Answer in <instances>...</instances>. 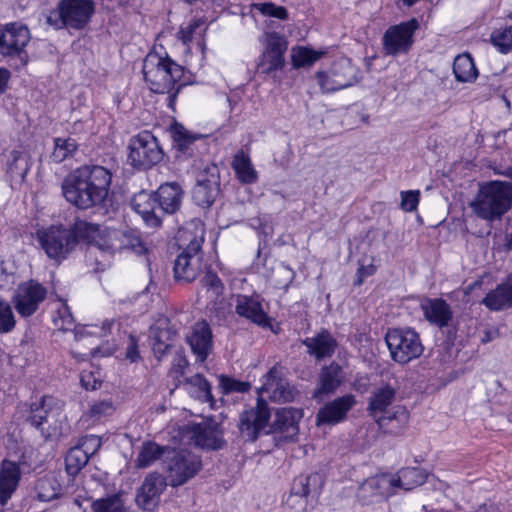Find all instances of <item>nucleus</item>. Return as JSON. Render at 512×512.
I'll return each mask as SVG.
<instances>
[{"label":"nucleus","mask_w":512,"mask_h":512,"mask_svg":"<svg viewBox=\"0 0 512 512\" xmlns=\"http://www.w3.org/2000/svg\"><path fill=\"white\" fill-rule=\"evenodd\" d=\"M231 166L241 183L253 184L258 180L257 171L254 169L250 157L243 151L237 152Z\"/></svg>","instance_id":"obj_38"},{"label":"nucleus","mask_w":512,"mask_h":512,"mask_svg":"<svg viewBox=\"0 0 512 512\" xmlns=\"http://www.w3.org/2000/svg\"><path fill=\"white\" fill-rule=\"evenodd\" d=\"M94 11L92 0H61L57 8L47 14L46 23L56 30H80L89 23Z\"/></svg>","instance_id":"obj_6"},{"label":"nucleus","mask_w":512,"mask_h":512,"mask_svg":"<svg viewBox=\"0 0 512 512\" xmlns=\"http://www.w3.org/2000/svg\"><path fill=\"white\" fill-rule=\"evenodd\" d=\"M176 332L165 322L151 328L152 348L155 354L163 355L172 346Z\"/></svg>","instance_id":"obj_37"},{"label":"nucleus","mask_w":512,"mask_h":512,"mask_svg":"<svg viewBox=\"0 0 512 512\" xmlns=\"http://www.w3.org/2000/svg\"><path fill=\"white\" fill-rule=\"evenodd\" d=\"M303 417L302 410L286 407L276 411L273 423L267 434L279 435V440L291 441L298 435L299 421Z\"/></svg>","instance_id":"obj_18"},{"label":"nucleus","mask_w":512,"mask_h":512,"mask_svg":"<svg viewBox=\"0 0 512 512\" xmlns=\"http://www.w3.org/2000/svg\"><path fill=\"white\" fill-rule=\"evenodd\" d=\"M250 388L248 382L237 381L226 377V394L230 392H245Z\"/></svg>","instance_id":"obj_62"},{"label":"nucleus","mask_w":512,"mask_h":512,"mask_svg":"<svg viewBox=\"0 0 512 512\" xmlns=\"http://www.w3.org/2000/svg\"><path fill=\"white\" fill-rule=\"evenodd\" d=\"M255 8L263 15H268L282 20L287 18V10L282 6H276L273 3L255 4Z\"/></svg>","instance_id":"obj_59"},{"label":"nucleus","mask_w":512,"mask_h":512,"mask_svg":"<svg viewBox=\"0 0 512 512\" xmlns=\"http://www.w3.org/2000/svg\"><path fill=\"white\" fill-rule=\"evenodd\" d=\"M191 439L196 446L202 448L217 449L220 447L215 432L201 424H195L191 427Z\"/></svg>","instance_id":"obj_43"},{"label":"nucleus","mask_w":512,"mask_h":512,"mask_svg":"<svg viewBox=\"0 0 512 512\" xmlns=\"http://www.w3.org/2000/svg\"><path fill=\"white\" fill-rule=\"evenodd\" d=\"M131 205L149 226L160 225L161 216L155 193L141 192L132 199Z\"/></svg>","instance_id":"obj_29"},{"label":"nucleus","mask_w":512,"mask_h":512,"mask_svg":"<svg viewBox=\"0 0 512 512\" xmlns=\"http://www.w3.org/2000/svg\"><path fill=\"white\" fill-rule=\"evenodd\" d=\"M128 160L136 168H150L162 160L163 152L157 139L148 131L131 138Z\"/></svg>","instance_id":"obj_10"},{"label":"nucleus","mask_w":512,"mask_h":512,"mask_svg":"<svg viewBox=\"0 0 512 512\" xmlns=\"http://www.w3.org/2000/svg\"><path fill=\"white\" fill-rule=\"evenodd\" d=\"M162 487L163 483L159 477H146L136 497L138 506L143 510H154L159 502Z\"/></svg>","instance_id":"obj_32"},{"label":"nucleus","mask_w":512,"mask_h":512,"mask_svg":"<svg viewBox=\"0 0 512 512\" xmlns=\"http://www.w3.org/2000/svg\"><path fill=\"white\" fill-rule=\"evenodd\" d=\"M392 481L390 475L382 474L366 479L357 490V499L363 504L368 505L390 497L394 494L392 490Z\"/></svg>","instance_id":"obj_22"},{"label":"nucleus","mask_w":512,"mask_h":512,"mask_svg":"<svg viewBox=\"0 0 512 512\" xmlns=\"http://www.w3.org/2000/svg\"><path fill=\"white\" fill-rule=\"evenodd\" d=\"M78 146L77 141L72 137H56L50 158L55 163H61L72 158L78 150Z\"/></svg>","instance_id":"obj_42"},{"label":"nucleus","mask_w":512,"mask_h":512,"mask_svg":"<svg viewBox=\"0 0 512 512\" xmlns=\"http://www.w3.org/2000/svg\"><path fill=\"white\" fill-rule=\"evenodd\" d=\"M126 359L130 360L131 362H135L140 358L138 345L134 339V337L129 338V344L126 348Z\"/></svg>","instance_id":"obj_63"},{"label":"nucleus","mask_w":512,"mask_h":512,"mask_svg":"<svg viewBox=\"0 0 512 512\" xmlns=\"http://www.w3.org/2000/svg\"><path fill=\"white\" fill-rule=\"evenodd\" d=\"M188 367L187 359L182 355H176L173 359V364L170 370V374L172 377L178 380L179 383L182 381L180 377L184 376V371Z\"/></svg>","instance_id":"obj_60"},{"label":"nucleus","mask_w":512,"mask_h":512,"mask_svg":"<svg viewBox=\"0 0 512 512\" xmlns=\"http://www.w3.org/2000/svg\"><path fill=\"white\" fill-rule=\"evenodd\" d=\"M30 155L25 151L13 150L10 152L6 170L11 180L22 182L30 169Z\"/></svg>","instance_id":"obj_35"},{"label":"nucleus","mask_w":512,"mask_h":512,"mask_svg":"<svg viewBox=\"0 0 512 512\" xmlns=\"http://www.w3.org/2000/svg\"><path fill=\"white\" fill-rule=\"evenodd\" d=\"M205 30V21L202 18H195L187 26L182 27L178 34L182 42L188 44L194 39H200Z\"/></svg>","instance_id":"obj_48"},{"label":"nucleus","mask_w":512,"mask_h":512,"mask_svg":"<svg viewBox=\"0 0 512 512\" xmlns=\"http://www.w3.org/2000/svg\"><path fill=\"white\" fill-rule=\"evenodd\" d=\"M158 209L163 213L176 212L182 203L183 191L175 182L162 184L155 192Z\"/></svg>","instance_id":"obj_30"},{"label":"nucleus","mask_w":512,"mask_h":512,"mask_svg":"<svg viewBox=\"0 0 512 512\" xmlns=\"http://www.w3.org/2000/svg\"><path fill=\"white\" fill-rule=\"evenodd\" d=\"M111 181L112 174L105 167L84 165L64 178L61 185L62 194L70 204L86 210L105 202Z\"/></svg>","instance_id":"obj_1"},{"label":"nucleus","mask_w":512,"mask_h":512,"mask_svg":"<svg viewBox=\"0 0 512 512\" xmlns=\"http://www.w3.org/2000/svg\"><path fill=\"white\" fill-rule=\"evenodd\" d=\"M47 289L40 283L30 280L21 283L13 295V304L21 317H30L46 299Z\"/></svg>","instance_id":"obj_13"},{"label":"nucleus","mask_w":512,"mask_h":512,"mask_svg":"<svg viewBox=\"0 0 512 512\" xmlns=\"http://www.w3.org/2000/svg\"><path fill=\"white\" fill-rule=\"evenodd\" d=\"M60 319L55 321L56 326L62 330H70L73 326V317L69 312L68 307L64 306L59 310Z\"/></svg>","instance_id":"obj_61"},{"label":"nucleus","mask_w":512,"mask_h":512,"mask_svg":"<svg viewBox=\"0 0 512 512\" xmlns=\"http://www.w3.org/2000/svg\"><path fill=\"white\" fill-rule=\"evenodd\" d=\"M303 344L307 347L308 353L318 360L331 357L337 347L336 340L326 330L321 331L314 337L306 338Z\"/></svg>","instance_id":"obj_33"},{"label":"nucleus","mask_w":512,"mask_h":512,"mask_svg":"<svg viewBox=\"0 0 512 512\" xmlns=\"http://www.w3.org/2000/svg\"><path fill=\"white\" fill-rule=\"evenodd\" d=\"M421 310L425 319L439 328L448 326L453 317L450 305L441 298H427L423 300Z\"/></svg>","instance_id":"obj_25"},{"label":"nucleus","mask_w":512,"mask_h":512,"mask_svg":"<svg viewBox=\"0 0 512 512\" xmlns=\"http://www.w3.org/2000/svg\"><path fill=\"white\" fill-rule=\"evenodd\" d=\"M92 510L93 512H128L122 499L117 495L94 501Z\"/></svg>","instance_id":"obj_49"},{"label":"nucleus","mask_w":512,"mask_h":512,"mask_svg":"<svg viewBox=\"0 0 512 512\" xmlns=\"http://www.w3.org/2000/svg\"><path fill=\"white\" fill-rule=\"evenodd\" d=\"M62 406L51 396H43L39 402L30 406L28 421L39 429L46 439L56 438L62 433L61 427Z\"/></svg>","instance_id":"obj_8"},{"label":"nucleus","mask_w":512,"mask_h":512,"mask_svg":"<svg viewBox=\"0 0 512 512\" xmlns=\"http://www.w3.org/2000/svg\"><path fill=\"white\" fill-rule=\"evenodd\" d=\"M172 134L175 144L181 151L187 149L188 145H190L197 139L195 135L191 134L187 129H185L181 125L175 126L172 131Z\"/></svg>","instance_id":"obj_54"},{"label":"nucleus","mask_w":512,"mask_h":512,"mask_svg":"<svg viewBox=\"0 0 512 512\" xmlns=\"http://www.w3.org/2000/svg\"><path fill=\"white\" fill-rule=\"evenodd\" d=\"M264 393L275 402H291L297 395V391L283 377V368L280 366H273L264 376L259 394Z\"/></svg>","instance_id":"obj_16"},{"label":"nucleus","mask_w":512,"mask_h":512,"mask_svg":"<svg viewBox=\"0 0 512 512\" xmlns=\"http://www.w3.org/2000/svg\"><path fill=\"white\" fill-rule=\"evenodd\" d=\"M453 72L459 82H471L478 76L475 63L469 54L458 55L455 58Z\"/></svg>","instance_id":"obj_41"},{"label":"nucleus","mask_w":512,"mask_h":512,"mask_svg":"<svg viewBox=\"0 0 512 512\" xmlns=\"http://www.w3.org/2000/svg\"><path fill=\"white\" fill-rule=\"evenodd\" d=\"M294 276V271L284 264H279L273 271L274 284L280 289H287L293 281Z\"/></svg>","instance_id":"obj_53"},{"label":"nucleus","mask_w":512,"mask_h":512,"mask_svg":"<svg viewBox=\"0 0 512 512\" xmlns=\"http://www.w3.org/2000/svg\"><path fill=\"white\" fill-rule=\"evenodd\" d=\"M354 395L346 394L322 406L316 414V424L335 425L347 418L348 412L356 405Z\"/></svg>","instance_id":"obj_20"},{"label":"nucleus","mask_w":512,"mask_h":512,"mask_svg":"<svg viewBox=\"0 0 512 512\" xmlns=\"http://www.w3.org/2000/svg\"><path fill=\"white\" fill-rule=\"evenodd\" d=\"M188 342L198 359L204 361L207 358L211 346V332L209 327L205 324L197 325L188 337Z\"/></svg>","instance_id":"obj_36"},{"label":"nucleus","mask_w":512,"mask_h":512,"mask_svg":"<svg viewBox=\"0 0 512 512\" xmlns=\"http://www.w3.org/2000/svg\"><path fill=\"white\" fill-rule=\"evenodd\" d=\"M324 54L322 51H315L308 47H297L292 50V64L296 68L309 67L313 65Z\"/></svg>","instance_id":"obj_44"},{"label":"nucleus","mask_w":512,"mask_h":512,"mask_svg":"<svg viewBox=\"0 0 512 512\" xmlns=\"http://www.w3.org/2000/svg\"><path fill=\"white\" fill-rule=\"evenodd\" d=\"M114 411L115 406L112 400L104 399L94 402L88 409L86 415L95 422L111 416Z\"/></svg>","instance_id":"obj_50"},{"label":"nucleus","mask_w":512,"mask_h":512,"mask_svg":"<svg viewBox=\"0 0 512 512\" xmlns=\"http://www.w3.org/2000/svg\"><path fill=\"white\" fill-rule=\"evenodd\" d=\"M286 49V42L281 36L275 33L270 34L265 51L262 53L257 63V71L262 74H269L282 69Z\"/></svg>","instance_id":"obj_21"},{"label":"nucleus","mask_w":512,"mask_h":512,"mask_svg":"<svg viewBox=\"0 0 512 512\" xmlns=\"http://www.w3.org/2000/svg\"><path fill=\"white\" fill-rule=\"evenodd\" d=\"M123 231V237H122V250L123 249H131L137 253H141L144 250V247L142 245L141 239L137 232L133 230H122Z\"/></svg>","instance_id":"obj_56"},{"label":"nucleus","mask_w":512,"mask_h":512,"mask_svg":"<svg viewBox=\"0 0 512 512\" xmlns=\"http://www.w3.org/2000/svg\"><path fill=\"white\" fill-rule=\"evenodd\" d=\"M471 207L483 220H500L512 207V183L491 181L481 185Z\"/></svg>","instance_id":"obj_4"},{"label":"nucleus","mask_w":512,"mask_h":512,"mask_svg":"<svg viewBox=\"0 0 512 512\" xmlns=\"http://www.w3.org/2000/svg\"><path fill=\"white\" fill-rule=\"evenodd\" d=\"M481 303L490 311L512 308V273L505 281L490 290Z\"/></svg>","instance_id":"obj_27"},{"label":"nucleus","mask_w":512,"mask_h":512,"mask_svg":"<svg viewBox=\"0 0 512 512\" xmlns=\"http://www.w3.org/2000/svg\"><path fill=\"white\" fill-rule=\"evenodd\" d=\"M163 454V448L153 442L143 443L141 450L136 459V466L138 468H146L154 461L159 459Z\"/></svg>","instance_id":"obj_45"},{"label":"nucleus","mask_w":512,"mask_h":512,"mask_svg":"<svg viewBox=\"0 0 512 512\" xmlns=\"http://www.w3.org/2000/svg\"><path fill=\"white\" fill-rule=\"evenodd\" d=\"M199 181L207 183L211 185V187L215 186L220 190V169L217 165L211 164L207 166L203 172L200 174Z\"/></svg>","instance_id":"obj_58"},{"label":"nucleus","mask_w":512,"mask_h":512,"mask_svg":"<svg viewBox=\"0 0 512 512\" xmlns=\"http://www.w3.org/2000/svg\"><path fill=\"white\" fill-rule=\"evenodd\" d=\"M392 481V490L396 487L406 491L422 485L427 479V473L420 468H403L398 471L396 476L390 475Z\"/></svg>","instance_id":"obj_34"},{"label":"nucleus","mask_w":512,"mask_h":512,"mask_svg":"<svg viewBox=\"0 0 512 512\" xmlns=\"http://www.w3.org/2000/svg\"><path fill=\"white\" fill-rule=\"evenodd\" d=\"M16 325V319L11 305L0 300V333L5 334L11 332Z\"/></svg>","instance_id":"obj_52"},{"label":"nucleus","mask_w":512,"mask_h":512,"mask_svg":"<svg viewBox=\"0 0 512 512\" xmlns=\"http://www.w3.org/2000/svg\"><path fill=\"white\" fill-rule=\"evenodd\" d=\"M143 75L154 93H169L180 81L183 68L170 57L150 52L143 61Z\"/></svg>","instance_id":"obj_5"},{"label":"nucleus","mask_w":512,"mask_h":512,"mask_svg":"<svg viewBox=\"0 0 512 512\" xmlns=\"http://www.w3.org/2000/svg\"><path fill=\"white\" fill-rule=\"evenodd\" d=\"M396 398V389L391 385L384 384L376 387L368 400L367 411L373 417H377L376 422L381 429L388 426L389 423L396 421L398 428L405 426L409 420V413L403 406H396L392 412L388 411Z\"/></svg>","instance_id":"obj_7"},{"label":"nucleus","mask_w":512,"mask_h":512,"mask_svg":"<svg viewBox=\"0 0 512 512\" xmlns=\"http://www.w3.org/2000/svg\"><path fill=\"white\" fill-rule=\"evenodd\" d=\"M10 76L9 70L0 67V95L6 91Z\"/></svg>","instance_id":"obj_64"},{"label":"nucleus","mask_w":512,"mask_h":512,"mask_svg":"<svg viewBox=\"0 0 512 512\" xmlns=\"http://www.w3.org/2000/svg\"><path fill=\"white\" fill-rule=\"evenodd\" d=\"M385 340L391 358L402 365L419 358L424 351L419 334L410 328L390 329Z\"/></svg>","instance_id":"obj_9"},{"label":"nucleus","mask_w":512,"mask_h":512,"mask_svg":"<svg viewBox=\"0 0 512 512\" xmlns=\"http://www.w3.org/2000/svg\"><path fill=\"white\" fill-rule=\"evenodd\" d=\"M201 284L208 300V309L214 311L220 317L223 313L224 303V286L221 279L212 271H207L201 280Z\"/></svg>","instance_id":"obj_28"},{"label":"nucleus","mask_w":512,"mask_h":512,"mask_svg":"<svg viewBox=\"0 0 512 512\" xmlns=\"http://www.w3.org/2000/svg\"><path fill=\"white\" fill-rule=\"evenodd\" d=\"M269 417L270 412L267 403L258 399L256 407L245 410L240 415L239 429L241 434L247 440L255 441L266 428Z\"/></svg>","instance_id":"obj_17"},{"label":"nucleus","mask_w":512,"mask_h":512,"mask_svg":"<svg viewBox=\"0 0 512 512\" xmlns=\"http://www.w3.org/2000/svg\"><path fill=\"white\" fill-rule=\"evenodd\" d=\"M91 225L93 226V224ZM94 227L95 230L90 231L89 234H87V231H84L83 233L86 235L83 238H88L92 233L98 232L97 236L93 239V244L90 247L91 249H99L100 251L109 254L122 250V230L108 227L100 230L98 226L94 225Z\"/></svg>","instance_id":"obj_24"},{"label":"nucleus","mask_w":512,"mask_h":512,"mask_svg":"<svg viewBox=\"0 0 512 512\" xmlns=\"http://www.w3.org/2000/svg\"><path fill=\"white\" fill-rule=\"evenodd\" d=\"M180 384L184 386L185 390L192 397L205 402L212 400L210 385L202 375L195 374L191 377L184 378Z\"/></svg>","instance_id":"obj_40"},{"label":"nucleus","mask_w":512,"mask_h":512,"mask_svg":"<svg viewBox=\"0 0 512 512\" xmlns=\"http://www.w3.org/2000/svg\"><path fill=\"white\" fill-rule=\"evenodd\" d=\"M205 228L199 219L187 222L179 229L176 240L182 252L174 264V275L177 280L193 281L202 270V251Z\"/></svg>","instance_id":"obj_2"},{"label":"nucleus","mask_w":512,"mask_h":512,"mask_svg":"<svg viewBox=\"0 0 512 512\" xmlns=\"http://www.w3.org/2000/svg\"><path fill=\"white\" fill-rule=\"evenodd\" d=\"M323 484L324 478L318 472L299 475L293 480L290 494L286 499V507L292 512H306L309 506V497L318 495Z\"/></svg>","instance_id":"obj_11"},{"label":"nucleus","mask_w":512,"mask_h":512,"mask_svg":"<svg viewBox=\"0 0 512 512\" xmlns=\"http://www.w3.org/2000/svg\"><path fill=\"white\" fill-rule=\"evenodd\" d=\"M401 203L400 207L406 212H413L417 209L420 199L419 190L402 191L400 193Z\"/></svg>","instance_id":"obj_57"},{"label":"nucleus","mask_w":512,"mask_h":512,"mask_svg":"<svg viewBox=\"0 0 512 512\" xmlns=\"http://www.w3.org/2000/svg\"><path fill=\"white\" fill-rule=\"evenodd\" d=\"M76 446L91 458L101 447V438L97 435H87L82 437Z\"/></svg>","instance_id":"obj_55"},{"label":"nucleus","mask_w":512,"mask_h":512,"mask_svg":"<svg viewBox=\"0 0 512 512\" xmlns=\"http://www.w3.org/2000/svg\"><path fill=\"white\" fill-rule=\"evenodd\" d=\"M491 42L501 53L509 52L512 49V25L495 30Z\"/></svg>","instance_id":"obj_51"},{"label":"nucleus","mask_w":512,"mask_h":512,"mask_svg":"<svg viewBox=\"0 0 512 512\" xmlns=\"http://www.w3.org/2000/svg\"><path fill=\"white\" fill-rule=\"evenodd\" d=\"M31 38L28 27L18 22L0 25V54L20 56Z\"/></svg>","instance_id":"obj_15"},{"label":"nucleus","mask_w":512,"mask_h":512,"mask_svg":"<svg viewBox=\"0 0 512 512\" xmlns=\"http://www.w3.org/2000/svg\"><path fill=\"white\" fill-rule=\"evenodd\" d=\"M220 190L215 186L211 187L207 183L197 180V185L193 190V199L200 206H210L215 201Z\"/></svg>","instance_id":"obj_47"},{"label":"nucleus","mask_w":512,"mask_h":512,"mask_svg":"<svg viewBox=\"0 0 512 512\" xmlns=\"http://www.w3.org/2000/svg\"><path fill=\"white\" fill-rule=\"evenodd\" d=\"M35 491L40 501L47 502L61 494V485L54 473H48L36 481Z\"/></svg>","instance_id":"obj_39"},{"label":"nucleus","mask_w":512,"mask_h":512,"mask_svg":"<svg viewBox=\"0 0 512 512\" xmlns=\"http://www.w3.org/2000/svg\"><path fill=\"white\" fill-rule=\"evenodd\" d=\"M21 480L19 464L3 460L0 466V505L4 506L16 491Z\"/></svg>","instance_id":"obj_23"},{"label":"nucleus","mask_w":512,"mask_h":512,"mask_svg":"<svg viewBox=\"0 0 512 512\" xmlns=\"http://www.w3.org/2000/svg\"><path fill=\"white\" fill-rule=\"evenodd\" d=\"M95 227L85 221L76 222L74 227L66 228L62 225H52L37 231V239L49 258L61 261L72 252L78 244V239L83 238Z\"/></svg>","instance_id":"obj_3"},{"label":"nucleus","mask_w":512,"mask_h":512,"mask_svg":"<svg viewBox=\"0 0 512 512\" xmlns=\"http://www.w3.org/2000/svg\"><path fill=\"white\" fill-rule=\"evenodd\" d=\"M90 458L77 446L72 447L65 457V468L69 475H77L88 463Z\"/></svg>","instance_id":"obj_46"},{"label":"nucleus","mask_w":512,"mask_h":512,"mask_svg":"<svg viewBox=\"0 0 512 512\" xmlns=\"http://www.w3.org/2000/svg\"><path fill=\"white\" fill-rule=\"evenodd\" d=\"M316 76L323 92H334L356 82V67L349 59L342 58L334 62L329 72H318Z\"/></svg>","instance_id":"obj_12"},{"label":"nucleus","mask_w":512,"mask_h":512,"mask_svg":"<svg viewBox=\"0 0 512 512\" xmlns=\"http://www.w3.org/2000/svg\"><path fill=\"white\" fill-rule=\"evenodd\" d=\"M344 380V372L337 363H331L322 368L319 375V384L314 391L313 397L322 400L323 396L334 393Z\"/></svg>","instance_id":"obj_26"},{"label":"nucleus","mask_w":512,"mask_h":512,"mask_svg":"<svg viewBox=\"0 0 512 512\" xmlns=\"http://www.w3.org/2000/svg\"><path fill=\"white\" fill-rule=\"evenodd\" d=\"M236 312L261 327L270 326V320L256 298L238 295L236 298Z\"/></svg>","instance_id":"obj_31"},{"label":"nucleus","mask_w":512,"mask_h":512,"mask_svg":"<svg viewBox=\"0 0 512 512\" xmlns=\"http://www.w3.org/2000/svg\"><path fill=\"white\" fill-rule=\"evenodd\" d=\"M419 24L416 19L402 22L389 27L383 36V49L387 55H398L408 52L413 44V35Z\"/></svg>","instance_id":"obj_14"},{"label":"nucleus","mask_w":512,"mask_h":512,"mask_svg":"<svg viewBox=\"0 0 512 512\" xmlns=\"http://www.w3.org/2000/svg\"><path fill=\"white\" fill-rule=\"evenodd\" d=\"M200 468L198 458L190 452L180 451L168 463L169 479L172 486H180L192 478Z\"/></svg>","instance_id":"obj_19"}]
</instances>
